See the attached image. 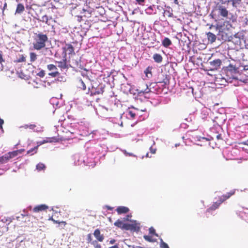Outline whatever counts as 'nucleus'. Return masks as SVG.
Masks as SVG:
<instances>
[{"label": "nucleus", "mask_w": 248, "mask_h": 248, "mask_svg": "<svg viewBox=\"0 0 248 248\" xmlns=\"http://www.w3.org/2000/svg\"><path fill=\"white\" fill-rule=\"evenodd\" d=\"M242 144H246L245 142H242Z\"/></svg>", "instance_id": "nucleus-58"}, {"label": "nucleus", "mask_w": 248, "mask_h": 248, "mask_svg": "<svg viewBox=\"0 0 248 248\" xmlns=\"http://www.w3.org/2000/svg\"><path fill=\"white\" fill-rule=\"evenodd\" d=\"M56 62L58 63V66L61 69H67L68 68L67 64V58L65 56L62 55V59L60 61H56Z\"/></svg>", "instance_id": "nucleus-8"}, {"label": "nucleus", "mask_w": 248, "mask_h": 248, "mask_svg": "<svg viewBox=\"0 0 248 248\" xmlns=\"http://www.w3.org/2000/svg\"><path fill=\"white\" fill-rule=\"evenodd\" d=\"M142 85L145 87V88L144 89H140V87H139V91L140 93H148L149 92V89H148L147 85L144 83H143Z\"/></svg>", "instance_id": "nucleus-24"}, {"label": "nucleus", "mask_w": 248, "mask_h": 248, "mask_svg": "<svg viewBox=\"0 0 248 248\" xmlns=\"http://www.w3.org/2000/svg\"><path fill=\"white\" fill-rule=\"evenodd\" d=\"M142 248L140 247H136V248Z\"/></svg>", "instance_id": "nucleus-56"}, {"label": "nucleus", "mask_w": 248, "mask_h": 248, "mask_svg": "<svg viewBox=\"0 0 248 248\" xmlns=\"http://www.w3.org/2000/svg\"><path fill=\"white\" fill-rule=\"evenodd\" d=\"M48 142V140H44L43 141H41V142H38V145H39V146H40V145H41V144H44V143H46V142Z\"/></svg>", "instance_id": "nucleus-40"}, {"label": "nucleus", "mask_w": 248, "mask_h": 248, "mask_svg": "<svg viewBox=\"0 0 248 248\" xmlns=\"http://www.w3.org/2000/svg\"><path fill=\"white\" fill-rule=\"evenodd\" d=\"M22 151L18 150L12 152H9L3 155L0 156V165L4 164L8 162L10 159L16 156L19 153H21Z\"/></svg>", "instance_id": "nucleus-4"}, {"label": "nucleus", "mask_w": 248, "mask_h": 248, "mask_svg": "<svg viewBox=\"0 0 248 248\" xmlns=\"http://www.w3.org/2000/svg\"><path fill=\"white\" fill-rule=\"evenodd\" d=\"M26 62V57L23 55H20L18 58L14 61V62L18 63Z\"/></svg>", "instance_id": "nucleus-22"}, {"label": "nucleus", "mask_w": 248, "mask_h": 248, "mask_svg": "<svg viewBox=\"0 0 248 248\" xmlns=\"http://www.w3.org/2000/svg\"><path fill=\"white\" fill-rule=\"evenodd\" d=\"M39 146V145H37L36 146L34 147V148H32L30 150H28L27 151V154H30L31 155H33L34 154L37 153L38 147Z\"/></svg>", "instance_id": "nucleus-23"}, {"label": "nucleus", "mask_w": 248, "mask_h": 248, "mask_svg": "<svg viewBox=\"0 0 248 248\" xmlns=\"http://www.w3.org/2000/svg\"><path fill=\"white\" fill-rule=\"evenodd\" d=\"M48 41V37L46 34L42 32L35 33L34 41L32 43L33 48L40 50L46 46V43Z\"/></svg>", "instance_id": "nucleus-2"}, {"label": "nucleus", "mask_w": 248, "mask_h": 248, "mask_svg": "<svg viewBox=\"0 0 248 248\" xmlns=\"http://www.w3.org/2000/svg\"><path fill=\"white\" fill-rule=\"evenodd\" d=\"M246 116L247 117H248V115H246Z\"/></svg>", "instance_id": "nucleus-62"}, {"label": "nucleus", "mask_w": 248, "mask_h": 248, "mask_svg": "<svg viewBox=\"0 0 248 248\" xmlns=\"http://www.w3.org/2000/svg\"><path fill=\"white\" fill-rule=\"evenodd\" d=\"M174 3L177 5H179V2H178V0H174Z\"/></svg>", "instance_id": "nucleus-52"}, {"label": "nucleus", "mask_w": 248, "mask_h": 248, "mask_svg": "<svg viewBox=\"0 0 248 248\" xmlns=\"http://www.w3.org/2000/svg\"><path fill=\"white\" fill-rule=\"evenodd\" d=\"M87 242L88 243H91L92 241V237L91 233H89L87 234Z\"/></svg>", "instance_id": "nucleus-36"}, {"label": "nucleus", "mask_w": 248, "mask_h": 248, "mask_svg": "<svg viewBox=\"0 0 248 248\" xmlns=\"http://www.w3.org/2000/svg\"><path fill=\"white\" fill-rule=\"evenodd\" d=\"M241 3L248 4V0H242Z\"/></svg>", "instance_id": "nucleus-46"}, {"label": "nucleus", "mask_w": 248, "mask_h": 248, "mask_svg": "<svg viewBox=\"0 0 248 248\" xmlns=\"http://www.w3.org/2000/svg\"><path fill=\"white\" fill-rule=\"evenodd\" d=\"M223 40H226L227 39V37L225 38H222Z\"/></svg>", "instance_id": "nucleus-57"}, {"label": "nucleus", "mask_w": 248, "mask_h": 248, "mask_svg": "<svg viewBox=\"0 0 248 248\" xmlns=\"http://www.w3.org/2000/svg\"><path fill=\"white\" fill-rule=\"evenodd\" d=\"M162 45L165 47H168L171 45L172 43L171 40L168 37H165L162 42Z\"/></svg>", "instance_id": "nucleus-18"}, {"label": "nucleus", "mask_w": 248, "mask_h": 248, "mask_svg": "<svg viewBox=\"0 0 248 248\" xmlns=\"http://www.w3.org/2000/svg\"><path fill=\"white\" fill-rule=\"evenodd\" d=\"M108 248H119V247H118V245L117 244V245H115L113 246L110 247Z\"/></svg>", "instance_id": "nucleus-47"}, {"label": "nucleus", "mask_w": 248, "mask_h": 248, "mask_svg": "<svg viewBox=\"0 0 248 248\" xmlns=\"http://www.w3.org/2000/svg\"><path fill=\"white\" fill-rule=\"evenodd\" d=\"M4 124V121L2 119L0 118V129L3 130L2 125Z\"/></svg>", "instance_id": "nucleus-38"}, {"label": "nucleus", "mask_w": 248, "mask_h": 248, "mask_svg": "<svg viewBox=\"0 0 248 248\" xmlns=\"http://www.w3.org/2000/svg\"><path fill=\"white\" fill-rule=\"evenodd\" d=\"M128 155H130V156L132 155V154H128Z\"/></svg>", "instance_id": "nucleus-59"}, {"label": "nucleus", "mask_w": 248, "mask_h": 248, "mask_svg": "<svg viewBox=\"0 0 248 248\" xmlns=\"http://www.w3.org/2000/svg\"><path fill=\"white\" fill-rule=\"evenodd\" d=\"M103 92V91L102 90H101L100 91H97V92L94 93V94L96 93V94H100L101 93H102Z\"/></svg>", "instance_id": "nucleus-48"}, {"label": "nucleus", "mask_w": 248, "mask_h": 248, "mask_svg": "<svg viewBox=\"0 0 248 248\" xmlns=\"http://www.w3.org/2000/svg\"><path fill=\"white\" fill-rule=\"evenodd\" d=\"M75 65H76V66H78V62H76V63H75Z\"/></svg>", "instance_id": "nucleus-54"}, {"label": "nucleus", "mask_w": 248, "mask_h": 248, "mask_svg": "<svg viewBox=\"0 0 248 248\" xmlns=\"http://www.w3.org/2000/svg\"><path fill=\"white\" fill-rule=\"evenodd\" d=\"M160 247L161 248H169L168 245L165 243L164 242H163L162 239H161Z\"/></svg>", "instance_id": "nucleus-31"}, {"label": "nucleus", "mask_w": 248, "mask_h": 248, "mask_svg": "<svg viewBox=\"0 0 248 248\" xmlns=\"http://www.w3.org/2000/svg\"><path fill=\"white\" fill-rule=\"evenodd\" d=\"M242 0H231L233 6L236 7L237 5L241 3Z\"/></svg>", "instance_id": "nucleus-30"}, {"label": "nucleus", "mask_w": 248, "mask_h": 248, "mask_svg": "<svg viewBox=\"0 0 248 248\" xmlns=\"http://www.w3.org/2000/svg\"><path fill=\"white\" fill-rule=\"evenodd\" d=\"M106 207L108 208V209L109 210H112L113 209V207H110L108 206H107Z\"/></svg>", "instance_id": "nucleus-51"}, {"label": "nucleus", "mask_w": 248, "mask_h": 248, "mask_svg": "<svg viewBox=\"0 0 248 248\" xmlns=\"http://www.w3.org/2000/svg\"><path fill=\"white\" fill-rule=\"evenodd\" d=\"M78 87L83 90L86 89V85L81 79L78 80Z\"/></svg>", "instance_id": "nucleus-25"}, {"label": "nucleus", "mask_w": 248, "mask_h": 248, "mask_svg": "<svg viewBox=\"0 0 248 248\" xmlns=\"http://www.w3.org/2000/svg\"><path fill=\"white\" fill-rule=\"evenodd\" d=\"M152 153L154 154L155 153V151H154V150H152Z\"/></svg>", "instance_id": "nucleus-61"}, {"label": "nucleus", "mask_w": 248, "mask_h": 248, "mask_svg": "<svg viewBox=\"0 0 248 248\" xmlns=\"http://www.w3.org/2000/svg\"><path fill=\"white\" fill-rule=\"evenodd\" d=\"M49 217H59L60 216H62V215L61 214L62 212L61 209L59 207L57 206L53 207L51 209L49 210ZM63 216L64 215H63Z\"/></svg>", "instance_id": "nucleus-6"}, {"label": "nucleus", "mask_w": 248, "mask_h": 248, "mask_svg": "<svg viewBox=\"0 0 248 248\" xmlns=\"http://www.w3.org/2000/svg\"><path fill=\"white\" fill-rule=\"evenodd\" d=\"M62 55L65 56V57H66L67 53L69 55H75L74 48L70 44H66L65 46L62 47Z\"/></svg>", "instance_id": "nucleus-5"}, {"label": "nucleus", "mask_w": 248, "mask_h": 248, "mask_svg": "<svg viewBox=\"0 0 248 248\" xmlns=\"http://www.w3.org/2000/svg\"><path fill=\"white\" fill-rule=\"evenodd\" d=\"M76 16L77 17V20L78 22H80L82 20V16Z\"/></svg>", "instance_id": "nucleus-43"}, {"label": "nucleus", "mask_w": 248, "mask_h": 248, "mask_svg": "<svg viewBox=\"0 0 248 248\" xmlns=\"http://www.w3.org/2000/svg\"><path fill=\"white\" fill-rule=\"evenodd\" d=\"M227 72L228 73L229 72L231 73H235L237 71V68L234 65L232 64H230L227 67Z\"/></svg>", "instance_id": "nucleus-16"}, {"label": "nucleus", "mask_w": 248, "mask_h": 248, "mask_svg": "<svg viewBox=\"0 0 248 248\" xmlns=\"http://www.w3.org/2000/svg\"><path fill=\"white\" fill-rule=\"evenodd\" d=\"M208 40L211 43L215 42L216 40V36L212 32H208L206 33Z\"/></svg>", "instance_id": "nucleus-15"}, {"label": "nucleus", "mask_w": 248, "mask_h": 248, "mask_svg": "<svg viewBox=\"0 0 248 248\" xmlns=\"http://www.w3.org/2000/svg\"><path fill=\"white\" fill-rule=\"evenodd\" d=\"M37 75L40 78H43L45 76V72L44 70H42L37 74Z\"/></svg>", "instance_id": "nucleus-34"}, {"label": "nucleus", "mask_w": 248, "mask_h": 248, "mask_svg": "<svg viewBox=\"0 0 248 248\" xmlns=\"http://www.w3.org/2000/svg\"><path fill=\"white\" fill-rule=\"evenodd\" d=\"M164 13L168 16L169 17H172L173 16V14L170 13L169 11H165Z\"/></svg>", "instance_id": "nucleus-37"}, {"label": "nucleus", "mask_w": 248, "mask_h": 248, "mask_svg": "<svg viewBox=\"0 0 248 248\" xmlns=\"http://www.w3.org/2000/svg\"><path fill=\"white\" fill-rule=\"evenodd\" d=\"M30 61L33 62L37 59V55L34 52H31L30 54Z\"/></svg>", "instance_id": "nucleus-28"}, {"label": "nucleus", "mask_w": 248, "mask_h": 248, "mask_svg": "<svg viewBox=\"0 0 248 248\" xmlns=\"http://www.w3.org/2000/svg\"><path fill=\"white\" fill-rule=\"evenodd\" d=\"M25 10L24 6L22 3H18L17 5L16 13L20 14Z\"/></svg>", "instance_id": "nucleus-20"}, {"label": "nucleus", "mask_w": 248, "mask_h": 248, "mask_svg": "<svg viewBox=\"0 0 248 248\" xmlns=\"http://www.w3.org/2000/svg\"><path fill=\"white\" fill-rule=\"evenodd\" d=\"M153 58L154 61L157 63H160L162 62V57L159 54L155 53L154 54Z\"/></svg>", "instance_id": "nucleus-19"}, {"label": "nucleus", "mask_w": 248, "mask_h": 248, "mask_svg": "<svg viewBox=\"0 0 248 248\" xmlns=\"http://www.w3.org/2000/svg\"><path fill=\"white\" fill-rule=\"evenodd\" d=\"M235 193V190L233 189L230 192L227 193L218 197V200L213 203V204L207 210L209 212L211 211L215 210L218 208L219 205L224 201L230 198Z\"/></svg>", "instance_id": "nucleus-3"}, {"label": "nucleus", "mask_w": 248, "mask_h": 248, "mask_svg": "<svg viewBox=\"0 0 248 248\" xmlns=\"http://www.w3.org/2000/svg\"><path fill=\"white\" fill-rule=\"evenodd\" d=\"M149 232L150 234L152 235H155V236H157V234L155 233V230L153 227H150L149 228Z\"/></svg>", "instance_id": "nucleus-35"}, {"label": "nucleus", "mask_w": 248, "mask_h": 248, "mask_svg": "<svg viewBox=\"0 0 248 248\" xmlns=\"http://www.w3.org/2000/svg\"><path fill=\"white\" fill-rule=\"evenodd\" d=\"M91 244L93 245L95 248H101L100 244L97 243L96 241H93Z\"/></svg>", "instance_id": "nucleus-32"}, {"label": "nucleus", "mask_w": 248, "mask_h": 248, "mask_svg": "<svg viewBox=\"0 0 248 248\" xmlns=\"http://www.w3.org/2000/svg\"><path fill=\"white\" fill-rule=\"evenodd\" d=\"M52 20V18L51 17H50L49 18L47 15H44L43 16L41 19H40V21L41 22L45 23L46 24H47L48 26L51 25L50 21Z\"/></svg>", "instance_id": "nucleus-14"}, {"label": "nucleus", "mask_w": 248, "mask_h": 248, "mask_svg": "<svg viewBox=\"0 0 248 248\" xmlns=\"http://www.w3.org/2000/svg\"><path fill=\"white\" fill-rule=\"evenodd\" d=\"M49 220H52L54 223L58 224V227L61 229H64L66 225V222L64 221H58V220H55L53 218H49Z\"/></svg>", "instance_id": "nucleus-13"}, {"label": "nucleus", "mask_w": 248, "mask_h": 248, "mask_svg": "<svg viewBox=\"0 0 248 248\" xmlns=\"http://www.w3.org/2000/svg\"><path fill=\"white\" fill-rule=\"evenodd\" d=\"M152 153L154 154L155 153V151H154V150H152Z\"/></svg>", "instance_id": "nucleus-60"}, {"label": "nucleus", "mask_w": 248, "mask_h": 248, "mask_svg": "<svg viewBox=\"0 0 248 248\" xmlns=\"http://www.w3.org/2000/svg\"><path fill=\"white\" fill-rule=\"evenodd\" d=\"M128 115L129 116V117L131 119H134V118H135L136 114L132 110H129V111H128Z\"/></svg>", "instance_id": "nucleus-33"}, {"label": "nucleus", "mask_w": 248, "mask_h": 248, "mask_svg": "<svg viewBox=\"0 0 248 248\" xmlns=\"http://www.w3.org/2000/svg\"><path fill=\"white\" fill-rule=\"evenodd\" d=\"M4 62V60L3 59L2 54L0 53V63Z\"/></svg>", "instance_id": "nucleus-41"}, {"label": "nucleus", "mask_w": 248, "mask_h": 248, "mask_svg": "<svg viewBox=\"0 0 248 248\" xmlns=\"http://www.w3.org/2000/svg\"><path fill=\"white\" fill-rule=\"evenodd\" d=\"M114 224L122 230L131 232H138L140 229V224L136 220H129L128 218L118 219Z\"/></svg>", "instance_id": "nucleus-1"}, {"label": "nucleus", "mask_w": 248, "mask_h": 248, "mask_svg": "<svg viewBox=\"0 0 248 248\" xmlns=\"http://www.w3.org/2000/svg\"><path fill=\"white\" fill-rule=\"evenodd\" d=\"M153 68L152 67L148 66L144 71V73L146 75V77H149L148 75L152 76V70Z\"/></svg>", "instance_id": "nucleus-27"}, {"label": "nucleus", "mask_w": 248, "mask_h": 248, "mask_svg": "<svg viewBox=\"0 0 248 248\" xmlns=\"http://www.w3.org/2000/svg\"><path fill=\"white\" fill-rule=\"evenodd\" d=\"M217 139L218 140H222V136H221V134H218L217 136L216 137Z\"/></svg>", "instance_id": "nucleus-45"}, {"label": "nucleus", "mask_w": 248, "mask_h": 248, "mask_svg": "<svg viewBox=\"0 0 248 248\" xmlns=\"http://www.w3.org/2000/svg\"><path fill=\"white\" fill-rule=\"evenodd\" d=\"M22 127L25 129L30 128L31 129L33 130L36 127V125L34 124H26L24 126H22Z\"/></svg>", "instance_id": "nucleus-29"}, {"label": "nucleus", "mask_w": 248, "mask_h": 248, "mask_svg": "<svg viewBox=\"0 0 248 248\" xmlns=\"http://www.w3.org/2000/svg\"><path fill=\"white\" fill-rule=\"evenodd\" d=\"M220 2L222 4H225L227 2H231V0H220Z\"/></svg>", "instance_id": "nucleus-39"}, {"label": "nucleus", "mask_w": 248, "mask_h": 248, "mask_svg": "<svg viewBox=\"0 0 248 248\" xmlns=\"http://www.w3.org/2000/svg\"><path fill=\"white\" fill-rule=\"evenodd\" d=\"M116 242V240L115 239H111L109 241V244L110 245H113V244H115Z\"/></svg>", "instance_id": "nucleus-44"}, {"label": "nucleus", "mask_w": 248, "mask_h": 248, "mask_svg": "<svg viewBox=\"0 0 248 248\" xmlns=\"http://www.w3.org/2000/svg\"><path fill=\"white\" fill-rule=\"evenodd\" d=\"M45 169H46V166L43 163H39L36 165V169L38 171L44 170Z\"/></svg>", "instance_id": "nucleus-26"}, {"label": "nucleus", "mask_w": 248, "mask_h": 248, "mask_svg": "<svg viewBox=\"0 0 248 248\" xmlns=\"http://www.w3.org/2000/svg\"><path fill=\"white\" fill-rule=\"evenodd\" d=\"M49 207L46 204H40L34 207L33 209V212L37 213L42 211H46L49 209Z\"/></svg>", "instance_id": "nucleus-10"}, {"label": "nucleus", "mask_w": 248, "mask_h": 248, "mask_svg": "<svg viewBox=\"0 0 248 248\" xmlns=\"http://www.w3.org/2000/svg\"><path fill=\"white\" fill-rule=\"evenodd\" d=\"M144 239H145V240H148V241H150V238H149V237L148 236H144Z\"/></svg>", "instance_id": "nucleus-49"}, {"label": "nucleus", "mask_w": 248, "mask_h": 248, "mask_svg": "<svg viewBox=\"0 0 248 248\" xmlns=\"http://www.w3.org/2000/svg\"><path fill=\"white\" fill-rule=\"evenodd\" d=\"M6 7H7V3L6 2H5V3L4 4L3 8V11H4V9H5Z\"/></svg>", "instance_id": "nucleus-50"}, {"label": "nucleus", "mask_w": 248, "mask_h": 248, "mask_svg": "<svg viewBox=\"0 0 248 248\" xmlns=\"http://www.w3.org/2000/svg\"><path fill=\"white\" fill-rule=\"evenodd\" d=\"M145 0H136V1L139 4H142V3L145 2Z\"/></svg>", "instance_id": "nucleus-42"}, {"label": "nucleus", "mask_w": 248, "mask_h": 248, "mask_svg": "<svg viewBox=\"0 0 248 248\" xmlns=\"http://www.w3.org/2000/svg\"><path fill=\"white\" fill-rule=\"evenodd\" d=\"M221 63V61L219 59H216L213 61L210 62V64L211 66V70L218 69L220 67Z\"/></svg>", "instance_id": "nucleus-9"}, {"label": "nucleus", "mask_w": 248, "mask_h": 248, "mask_svg": "<svg viewBox=\"0 0 248 248\" xmlns=\"http://www.w3.org/2000/svg\"><path fill=\"white\" fill-rule=\"evenodd\" d=\"M47 68L49 71H52V72L48 74V75L55 78L60 75V73L57 71L58 69L56 65L52 64H48L47 65Z\"/></svg>", "instance_id": "nucleus-7"}, {"label": "nucleus", "mask_w": 248, "mask_h": 248, "mask_svg": "<svg viewBox=\"0 0 248 248\" xmlns=\"http://www.w3.org/2000/svg\"><path fill=\"white\" fill-rule=\"evenodd\" d=\"M163 77H165V78L162 80L158 81L157 83H163V86H165L169 84V78L167 77V75H163Z\"/></svg>", "instance_id": "nucleus-21"}, {"label": "nucleus", "mask_w": 248, "mask_h": 248, "mask_svg": "<svg viewBox=\"0 0 248 248\" xmlns=\"http://www.w3.org/2000/svg\"><path fill=\"white\" fill-rule=\"evenodd\" d=\"M132 217V215L131 214H130L126 216V217Z\"/></svg>", "instance_id": "nucleus-53"}, {"label": "nucleus", "mask_w": 248, "mask_h": 248, "mask_svg": "<svg viewBox=\"0 0 248 248\" xmlns=\"http://www.w3.org/2000/svg\"><path fill=\"white\" fill-rule=\"evenodd\" d=\"M82 11H84V12H86L87 11V10H85L84 9H83Z\"/></svg>", "instance_id": "nucleus-55"}, {"label": "nucleus", "mask_w": 248, "mask_h": 248, "mask_svg": "<svg viewBox=\"0 0 248 248\" xmlns=\"http://www.w3.org/2000/svg\"><path fill=\"white\" fill-rule=\"evenodd\" d=\"M116 211L118 215L124 214L129 212V209L126 206H120L117 208Z\"/></svg>", "instance_id": "nucleus-12"}, {"label": "nucleus", "mask_w": 248, "mask_h": 248, "mask_svg": "<svg viewBox=\"0 0 248 248\" xmlns=\"http://www.w3.org/2000/svg\"><path fill=\"white\" fill-rule=\"evenodd\" d=\"M219 14L223 17H227L228 16V11L225 7H223L222 6L219 7Z\"/></svg>", "instance_id": "nucleus-17"}, {"label": "nucleus", "mask_w": 248, "mask_h": 248, "mask_svg": "<svg viewBox=\"0 0 248 248\" xmlns=\"http://www.w3.org/2000/svg\"><path fill=\"white\" fill-rule=\"evenodd\" d=\"M93 234L94 236L97 239L98 241L102 242L104 239V236L103 234L100 233V230L97 229L94 231Z\"/></svg>", "instance_id": "nucleus-11"}]
</instances>
